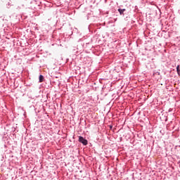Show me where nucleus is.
I'll use <instances>...</instances> for the list:
<instances>
[{"mask_svg":"<svg viewBox=\"0 0 180 180\" xmlns=\"http://www.w3.org/2000/svg\"><path fill=\"white\" fill-rule=\"evenodd\" d=\"M79 143H82V144H84V146H86V144H88V141L84 139V137L82 136L79 137Z\"/></svg>","mask_w":180,"mask_h":180,"instance_id":"nucleus-1","label":"nucleus"},{"mask_svg":"<svg viewBox=\"0 0 180 180\" xmlns=\"http://www.w3.org/2000/svg\"><path fill=\"white\" fill-rule=\"evenodd\" d=\"M126 11V9H122V8H119L118 9V12H120V15H123V13Z\"/></svg>","mask_w":180,"mask_h":180,"instance_id":"nucleus-2","label":"nucleus"},{"mask_svg":"<svg viewBox=\"0 0 180 180\" xmlns=\"http://www.w3.org/2000/svg\"><path fill=\"white\" fill-rule=\"evenodd\" d=\"M44 81V77L43 75H39V82H43Z\"/></svg>","mask_w":180,"mask_h":180,"instance_id":"nucleus-3","label":"nucleus"},{"mask_svg":"<svg viewBox=\"0 0 180 180\" xmlns=\"http://www.w3.org/2000/svg\"><path fill=\"white\" fill-rule=\"evenodd\" d=\"M176 71H177L178 74H179V72H180L179 65H177V67H176Z\"/></svg>","mask_w":180,"mask_h":180,"instance_id":"nucleus-4","label":"nucleus"}]
</instances>
